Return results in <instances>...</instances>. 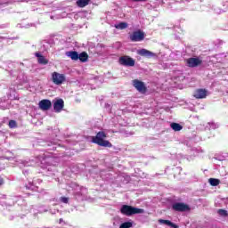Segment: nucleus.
<instances>
[{
    "mask_svg": "<svg viewBox=\"0 0 228 228\" xmlns=\"http://www.w3.org/2000/svg\"><path fill=\"white\" fill-rule=\"evenodd\" d=\"M105 138H108V134L104 131H100L95 136L92 137V142L99 145L100 147H108L109 149H111L113 144L110 142V141L105 140Z\"/></svg>",
    "mask_w": 228,
    "mask_h": 228,
    "instance_id": "1",
    "label": "nucleus"
},
{
    "mask_svg": "<svg viewBox=\"0 0 228 228\" xmlns=\"http://www.w3.org/2000/svg\"><path fill=\"white\" fill-rule=\"evenodd\" d=\"M120 213L125 216H133V215H142L145 213V210L129 205H123L120 208Z\"/></svg>",
    "mask_w": 228,
    "mask_h": 228,
    "instance_id": "2",
    "label": "nucleus"
},
{
    "mask_svg": "<svg viewBox=\"0 0 228 228\" xmlns=\"http://www.w3.org/2000/svg\"><path fill=\"white\" fill-rule=\"evenodd\" d=\"M118 63L123 67H134V63H136V61L129 55H123L119 57Z\"/></svg>",
    "mask_w": 228,
    "mask_h": 228,
    "instance_id": "3",
    "label": "nucleus"
},
{
    "mask_svg": "<svg viewBox=\"0 0 228 228\" xmlns=\"http://www.w3.org/2000/svg\"><path fill=\"white\" fill-rule=\"evenodd\" d=\"M172 209L174 211H178L179 213H185L186 211H191V208H190V205L183 202L174 203L172 205Z\"/></svg>",
    "mask_w": 228,
    "mask_h": 228,
    "instance_id": "4",
    "label": "nucleus"
},
{
    "mask_svg": "<svg viewBox=\"0 0 228 228\" xmlns=\"http://www.w3.org/2000/svg\"><path fill=\"white\" fill-rule=\"evenodd\" d=\"M52 81L54 85L57 86L63 85V83H65L66 81L65 75L54 71L53 73H52Z\"/></svg>",
    "mask_w": 228,
    "mask_h": 228,
    "instance_id": "5",
    "label": "nucleus"
},
{
    "mask_svg": "<svg viewBox=\"0 0 228 228\" xmlns=\"http://www.w3.org/2000/svg\"><path fill=\"white\" fill-rule=\"evenodd\" d=\"M144 39H145V33H143V31L142 30L134 31L130 35L131 42H142Z\"/></svg>",
    "mask_w": 228,
    "mask_h": 228,
    "instance_id": "6",
    "label": "nucleus"
},
{
    "mask_svg": "<svg viewBox=\"0 0 228 228\" xmlns=\"http://www.w3.org/2000/svg\"><path fill=\"white\" fill-rule=\"evenodd\" d=\"M133 86L139 91L140 94H147V86H145V83L141 80L134 79L133 80Z\"/></svg>",
    "mask_w": 228,
    "mask_h": 228,
    "instance_id": "7",
    "label": "nucleus"
},
{
    "mask_svg": "<svg viewBox=\"0 0 228 228\" xmlns=\"http://www.w3.org/2000/svg\"><path fill=\"white\" fill-rule=\"evenodd\" d=\"M187 67H190L191 69H195V67H199L200 65H202V60L199 58H193L191 57L185 61Z\"/></svg>",
    "mask_w": 228,
    "mask_h": 228,
    "instance_id": "8",
    "label": "nucleus"
},
{
    "mask_svg": "<svg viewBox=\"0 0 228 228\" xmlns=\"http://www.w3.org/2000/svg\"><path fill=\"white\" fill-rule=\"evenodd\" d=\"M52 106H53V103L47 99L41 100L39 102V108L43 111H47V110H51Z\"/></svg>",
    "mask_w": 228,
    "mask_h": 228,
    "instance_id": "9",
    "label": "nucleus"
},
{
    "mask_svg": "<svg viewBox=\"0 0 228 228\" xmlns=\"http://www.w3.org/2000/svg\"><path fill=\"white\" fill-rule=\"evenodd\" d=\"M65 106V102H63V99H58L54 103H53V110L55 113H61V110H63Z\"/></svg>",
    "mask_w": 228,
    "mask_h": 228,
    "instance_id": "10",
    "label": "nucleus"
},
{
    "mask_svg": "<svg viewBox=\"0 0 228 228\" xmlns=\"http://www.w3.org/2000/svg\"><path fill=\"white\" fill-rule=\"evenodd\" d=\"M195 99H206L208 91L206 89H197L194 93Z\"/></svg>",
    "mask_w": 228,
    "mask_h": 228,
    "instance_id": "11",
    "label": "nucleus"
},
{
    "mask_svg": "<svg viewBox=\"0 0 228 228\" xmlns=\"http://www.w3.org/2000/svg\"><path fill=\"white\" fill-rule=\"evenodd\" d=\"M138 54L145 58H153V56H156V53L143 48L138 51Z\"/></svg>",
    "mask_w": 228,
    "mask_h": 228,
    "instance_id": "12",
    "label": "nucleus"
},
{
    "mask_svg": "<svg viewBox=\"0 0 228 228\" xmlns=\"http://www.w3.org/2000/svg\"><path fill=\"white\" fill-rule=\"evenodd\" d=\"M35 56L37 58V61L40 65H47V63H49V61L40 53H36Z\"/></svg>",
    "mask_w": 228,
    "mask_h": 228,
    "instance_id": "13",
    "label": "nucleus"
},
{
    "mask_svg": "<svg viewBox=\"0 0 228 228\" xmlns=\"http://www.w3.org/2000/svg\"><path fill=\"white\" fill-rule=\"evenodd\" d=\"M92 0H77L76 4L78 8H85L90 4Z\"/></svg>",
    "mask_w": 228,
    "mask_h": 228,
    "instance_id": "14",
    "label": "nucleus"
},
{
    "mask_svg": "<svg viewBox=\"0 0 228 228\" xmlns=\"http://www.w3.org/2000/svg\"><path fill=\"white\" fill-rule=\"evenodd\" d=\"M67 56H69V58H71V60L77 61V60H79V53H77V52L76 51H70V52H67Z\"/></svg>",
    "mask_w": 228,
    "mask_h": 228,
    "instance_id": "15",
    "label": "nucleus"
},
{
    "mask_svg": "<svg viewBox=\"0 0 228 228\" xmlns=\"http://www.w3.org/2000/svg\"><path fill=\"white\" fill-rule=\"evenodd\" d=\"M159 224H164L165 225H168L169 227L173 228H179V226L170 220H165V219H159Z\"/></svg>",
    "mask_w": 228,
    "mask_h": 228,
    "instance_id": "16",
    "label": "nucleus"
},
{
    "mask_svg": "<svg viewBox=\"0 0 228 228\" xmlns=\"http://www.w3.org/2000/svg\"><path fill=\"white\" fill-rule=\"evenodd\" d=\"M78 60L82 61V63L88 61V53H86V52H82L78 54Z\"/></svg>",
    "mask_w": 228,
    "mask_h": 228,
    "instance_id": "17",
    "label": "nucleus"
},
{
    "mask_svg": "<svg viewBox=\"0 0 228 228\" xmlns=\"http://www.w3.org/2000/svg\"><path fill=\"white\" fill-rule=\"evenodd\" d=\"M170 127L173 129V131L183 130V126L179 125L178 123H171Z\"/></svg>",
    "mask_w": 228,
    "mask_h": 228,
    "instance_id": "18",
    "label": "nucleus"
},
{
    "mask_svg": "<svg viewBox=\"0 0 228 228\" xmlns=\"http://www.w3.org/2000/svg\"><path fill=\"white\" fill-rule=\"evenodd\" d=\"M127 26V22H120L118 24H116L114 27L116 28V29H126Z\"/></svg>",
    "mask_w": 228,
    "mask_h": 228,
    "instance_id": "19",
    "label": "nucleus"
},
{
    "mask_svg": "<svg viewBox=\"0 0 228 228\" xmlns=\"http://www.w3.org/2000/svg\"><path fill=\"white\" fill-rule=\"evenodd\" d=\"M208 182L211 186H218L220 184V180L216 178H209Z\"/></svg>",
    "mask_w": 228,
    "mask_h": 228,
    "instance_id": "20",
    "label": "nucleus"
},
{
    "mask_svg": "<svg viewBox=\"0 0 228 228\" xmlns=\"http://www.w3.org/2000/svg\"><path fill=\"white\" fill-rule=\"evenodd\" d=\"M133 227V223L131 222H125L120 224L119 228H131Z\"/></svg>",
    "mask_w": 228,
    "mask_h": 228,
    "instance_id": "21",
    "label": "nucleus"
},
{
    "mask_svg": "<svg viewBox=\"0 0 228 228\" xmlns=\"http://www.w3.org/2000/svg\"><path fill=\"white\" fill-rule=\"evenodd\" d=\"M217 213H218V215H220L221 216H228L227 210H224V209H218Z\"/></svg>",
    "mask_w": 228,
    "mask_h": 228,
    "instance_id": "22",
    "label": "nucleus"
},
{
    "mask_svg": "<svg viewBox=\"0 0 228 228\" xmlns=\"http://www.w3.org/2000/svg\"><path fill=\"white\" fill-rule=\"evenodd\" d=\"M9 127H11V129H13L14 127H17V122L15 120H10L9 121Z\"/></svg>",
    "mask_w": 228,
    "mask_h": 228,
    "instance_id": "23",
    "label": "nucleus"
},
{
    "mask_svg": "<svg viewBox=\"0 0 228 228\" xmlns=\"http://www.w3.org/2000/svg\"><path fill=\"white\" fill-rule=\"evenodd\" d=\"M61 201L63 202V204H69V198L61 197Z\"/></svg>",
    "mask_w": 228,
    "mask_h": 228,
    "instance_id": "24",
    "label": "nucleus"
},
{
    "mask_svg": "<svg viewBox=\"0 0 228 228\" xmlns=\"http://www.w3.org/2000/svg\"><path fill=\"white\" fill-rule=\"evenodd\" d=\"M3 184H4V179L0 176V186H3Z\"/></svg>",
    "mask_w": 228,
    "mask_h": 228,
    "instance_id": "25",
    "label": "nucleus"
}]
</instances>
